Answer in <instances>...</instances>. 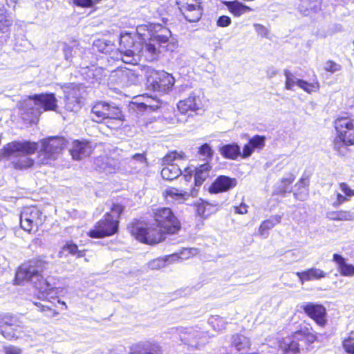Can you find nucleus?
I'll use <instances>...</instances> for the list:
<instances>
[{
    "label": "nucleus",
    "instance_id": "f257e3e1",
    "mask_svg": "<svg viewBox=\"0 0 354 354\" xmlns=\"http://www.w3.org/2000/svg\"><path fill=\"white\" fill-rule=\"evenodd\" d=\"M153 226L146 227L142 222L131 223L128 230L140 242L153 245L164 239L166 234H176L180 229V222L169 207L153 210Z\"/></svg>",
    "mask_w": 354,
    "mask_h": 354
},
{
    "label": "nucleus",
    "instance_id": "f03ea898",
    "mask_svg": "<svg viewBox=\"0 0 354 354\" xmlns=\"http://www.w3.org/2000/svg\"><path fill=\"white\" fill-rule=\"evenodd\" d=\"M47 264V262L41 259H32L23 263L16 272V283L21 284L24 281L30 282L40 292L49 293L53 287L41 275Z\"/></svg>",
    "mask_w": 354,
    "mask_h": 354
},
{
    "label": "nucleus",
    "instance_id": "7ed1b4c3",
    "mask_svg": "<svg viewBox=\"0 0 354 354\" xmlns=\"http://www.w3.org/2000/svg\"><path fill=\"white\" fill-rule=\"evenodd\" d=\"M37 148L36 142L14 141L0 150V157L10 160L15 169H24L33 165V160L28 156L34 153Z\"/></svg>",
    "mask_w": 354,
    "mask_h": 354
},
{
    "label": "nucleus",
    "instance_id": "20e7f679",
    "mask_svg": "<svg viewBox=\"0 0 354 354\" xmlns=\"http://www.w3.org/2000/svg\"><path fill=\"white\" fill-rule=\"evenodd\" d=\"M26 107L21 113L23 120L29 123H34L42 111H56L57 100L54 94L35 95L29 97L26 102Z\"/></svg>",
    "mask_w": 354,
    "mask_h": 354
},
{
    "label": "nucleus",
    "instance_id": "39448f33",
    "mask_svg": "<svg viewBox=\"0 0 354 354\" xmlns=\"http://www.w3.org/2000/svg\"><path fill=\"white\" fill-rule=\"evenodd\" d=\"M337 138L334 142V149L344 155L347 145H354V120L349 117L338 118L335 121Z\"/></svg>",
    "mask_w": 354,
    "mask_h": 354
},
{
    "label": "nucleus",
    "instance_id": "423d86ee",
    "mask_svg": "<svg viewBox=\"0 0 354 354\" xmlns=\"http://www.w3.org/2000/svg\"><path fill=\"white\" fill-rule=\"evenodd\" d=\"M67 141L63 137H49L41 140V148L38 153L37 162L47 165L57 158Z\"/></svg>",
    "mask_w": 354,
    "mask_h": 354
},
{
    "label": "nucleus",
    "instance_id": "0eeeda50",
    "mask_svg": "<svg viewBox=\"0 0 354 354\" xmlns=\"http://www.w3.org/2000/svg\"><path fill=\"white\" fill-rule=\"evenodd\" d=\"M141 46V41H136L131 34H121L119 50L122 61L129 64H136L138 62Z\"/></svg>",
    "mask_w": 354,
    "mask_h": 354
},
{
    "label": "nucleus",
    "instance_id": "6e6552de",
    "mask_svg": "<svg viewBox=\"0 0 354 354\" xmlns=\"http://www.w3.org/2000/svg\"><path fill=\"white\" fill-rule=\"evenodd\" d=\"M46 216L35 206L26 207L20 214L21 228L29 232H35L45 221Z\"/></svg>",
    "mask_w": 354,
    "mask_h": 354
},
{
    "label": "nucleus",
    "instance_id": "1a4fd4ad",
    "mask_svg": "<svg viewBox=\"0 0 354 354\" xmlns=\"http://www.w3.org/2000/svg\"><path fill=\"white\" fill-rule=\"evenodd\" d=\"M91 118L95 122H102L107 120L108 123L112 124L122 120V113L118 107L100 102L93 106Z\"/></svg>",
    "mask_w": 354,
    "mask_h": 354
},
{
    "label": "nucleus",
    "instance_id": "9d476101",
    "mask_svg": "<svg viewBox=\"0 0 354 354\" xmlns=\"http://www.w3.org/2000/svg\"><path fill=\"white\" fill-rule=\"evenodd\" d=\"M118 220L110 218V214L106 213L104 218L98 221L88 234L95 239L103 238L114 234L118 232Z\"/></svg>",
    "mask_w": 354,
    "mask_h": 354
},
{
    "label": "nucleus",
    "instance_id": "9b49d317",
    "mask_svg": "<svg viewBox=\"0 0 354 354\" xmlns=\"http://www.w3.org/2000/svg\"><path fill=\"white\" fill-rule=\"evenodd\" d=\"M174 77L165 71H155L148 79V86L154 91L166 93L174 86Z\"/></svg>",
    "mask_w": 354,
    "mask_h": 354
},
{
    "label": "nucleus",
    "instance_id": "f8f14e48",
    "mask_svg": "<svg viewBox=\"0 0 354 354\" xmlns=\"http://www.w3.org/2000/svg\"><path fill=\"white\" fill-rule=\"evenodd\" d=\"M110 80L114 84L126 87L137 84L138 76L135 71L131 69L127 68H118L111 73Z\"/></svg>",
    "mask_w": 354,
    "mask_h": 354
},
{
    "label": "nucleus",
    "instance_id": "ddd939ff",
    "mask_svg": "<svg viewBox=\"0 0 354 354\" xmlns=\"http://www.w3.org/2000/svg\"><path fill=\"white\" fill-rule=\"evenodd\" d=\"M305 313L313 319L317 325L324 327L326 323V310L321 304L306 303L301 306Z\"/></svg>",
    "mask_w": 354,
    "mask_h": 354
},
{
    "label": "nucleus",
    "instance_id": "4468645a",
    "mask_svg": "<svg viewBox=\"0 0 354 354\" xmlns=\"http://www.w3.org/2000/svg\"><path fill=\"white\" fill-rule=\"evenodd\" d=\"M80 90L77 86H69L64 90L65 109L68 111L77 112L82 106Z\"/></svg>",
    "mask_w": 354,
    "mask_h": 354
},
{
    "label": "nucleus",
    "instance_id": "2eb2a0df",
    "mask_svg": "<svg viewBox=\"0 0 354 354\" xmlns=\"http://www.w3.org/2000/svg\"><path fill=\"white\" fill-rule=\"evenodd\" d=\"M193 170L189 167H186L184 171L177 164H169L164 167L161 171V176L164 179L172 180L176 179L180 175L183 174L185 180L189 181L192 178Z\"/></svg>",
    "mask_w": 354,
    "mask_h": 354
},
{
    "label": "nucleus",
    "instance_id": "dca6fc26",
    "mask_svg": "<svg viewBox=\"0 0 354 354\" xmlns=\"http://www.w3.org/2000/svg\"><path fill=\"white\" fill-rule=\"evenodd\" d=\"M202 106L200 95L194 91L192 92L187 98L180 100L177 104L178 109L182 114H186L189 111H196L201 109Z\"/></svg>",
    "mask_w": 354,
    "mask_h": 354
},
{
    "label": "nucleus",
    "instance_id": "f3484780",
    "mask_svg": "<svg viewBox=\"0 0 354 354\" xmlns=\"http://www.w3.org/2000/svg\"><path fill=\"white\" fill-rule=\"evenodd\" d=\"M118 160L108 156H99L94 160L93 165L95 169L99 172L105 174L115 173L120 167Z\"/></svg>",
    "mask_w": 354,
    "mask_h": 354
},
{
    "label": "nucleus",
    "instance_id": "a211bd4d",
    "mask_svg": "<svg viewBox=\"0 0 354 354\" xmlns=\"http://www.w3.org/2000/svg\"><path fill=\"white\" fill-rule=\"evenodd\" d=\"M236 178H230L225 176H218L209 188L211 193H218L226 192L236 185Z\"/></svg>",
    "mask_w": 354,
    "mask_h": 354
},
{
    "label": "nucleus",
    "instance_id": "6ab92c4d",
    "mask_svg": "<svg viewBox=\"0 0 354 354\" xmlns=\"http://www.w3.org/2000/svg\"><path fill=\"white\" fill-rule=\"evenodd\" d=\"M178 9L189 22L198 21L203 15V8L200 5H183V6H178Z\"/></svg>",
    "mask_w": 354,
    "mask_h": 354
},
{
    "label": "nucleus",
    "instance_id": "aec40b11",
    "mask_svg": "<svg viewBox=\"0 0 354 354\" xmlns=\"http://www.w3.org/2000/svg\"><path fill=\"white\" fill-rule=\"evenodd\" d=\"M131 354H162L160 346L153 342H140L131 348Z\"/></svg>",
    "mask_w": 354,
    "mask_h": 354
},
{
    "label": "nucleus",
    "instance_id": "412c9836",
    "mask_svg": "<svg viewBox=\"0 0 354 354\" xmlns=\"http://www.w3.org/2000/svg\"><path fill=\"white\" fill-rule=\"evenodd\" d=\"M141 50L138 57H143L149 62H152L158 58L160 53L159 47L157 46L154 41H152L151 39H149V41L145 44L141 41Z\"/></svg>",
    "mask_w": 354,
    "mask_h": 354
},
{
    "label": "nucleus",
    "instance_id": "4be33fe9",
    "mask_svg": "<svg viewBox=\"0 0 354 354\" xmlns=\"http://www.w3.org/2000/svg\"><path fill=\"white\" fill-rule=\"evenodd\" d=\"M91 151V147L88 142L75 140L73 142L71 154L73 159L79 160L88 156Z\"/></svg>",
    "mask_w": 354,
    "mask_h": 354
},
{
    "label": "nucleus",
    "instance_id": "5701e85b",
    "mask_svg": "<svg viewBox=\"0 0 354 354\" xmlns=\"http://www.w3.org/2000/svg\"><path fill=\"white\" fill-rule=\"evenodd\" d=\"M153 28L156 29V32L151 35L149 34L151 37L150 39H152V41H154L159 46L168 42L169 38L171 36V32L167 28L162 27V26L158 24L154 25Z\"/></svg>",
    "mask_w": 354,
    "mask_h": 354
},
{
    "label": "nucleus",
    "instance_id": "b1692460",
    "mask_svg": "<svg viewBox=\"0 0 354 354\" xmlns=\"http://www.w3.org/2000/svg\"><path fill=\"white\" fill-rule=\"evenodd\" d=\"M165 195L167 201L177 203H185L190 197L187 192L175 188L169 187L165 191Z\"/></svg>",
    "mask_w": 354,
    "mask_h": 354
},
{
    "label": "nucleus",
    "instance_id": "393cba45",
    "mask_svg": "<svg viewBox=\"0 0 354 354\" xmlns=\"http://www.w3.org/2000/svg\"><path fill=\"white\" fill-rule=\"evenodd\" d=\"M296 274L302 284L305 281L319 279L326 277L327 275L326 272L317 268H312L303 272H297Z\"/></svg>",
    "mask_w": 354,
    "mask_h": 354
},
{
    "label": "nucleus",
    "instance_id": "a878e982",
    "mask_svg": "<svg viewBox=\"0 0 354 354\" xmlns=\"http://www.w3.org/2000/svg\"><path fill=\"white\" fill-rule=\"evenodd\" d=\"M333 260L337 265V270L341 275L344 277L354 276V266L347 263L342 256L338 254H334Z\"/></svg>",
    "mask_w": 354,
    "mask_h": 354
},
{
    "label": "nucleus",
    "instance_id": "bb28decb",
    "mask_svg": "<svg viewBox=\"0 0 354 354\" xmlns=\"http://www.w3.org/2000/svg\"><path fill=\"white\" fill-rule=\"evenodd\" d=\"M69 254L77 255V258L84 256V251L79 250L77 245L67 242L61 248L57 256L59 258H66Z\"/></svg>",
    "mask_w": 354,
    "mask_h": 354
},
{
    "label": "nucleus",
    "instance_id": "cd10ccee",
    "mask_svg": "<svg viewBox=\"0 0 354 354\" xmlns=\"http://www.w3.org/2000/svg\"><path fill=\"white\" fill-rule=\"evenodd\" d=\"M220 153L225 158L234 160L241 155L240 147L236 144L225 145L220 147Z\"/></svg>",
    "mask_w": 354,
    "mask_h": 354
},
{
    "label": "nucleus",
    "instance_id": "c85d7f7f",
    "mask_svg": "<svg viewBox=\"0 0 354 354\" xmlns=\"http://www.w3.org/2000/svg\"><path fill=\"white\" fill-rule=\"evenodd\" d=\"M212 167L205 163L200 165L195 169V184L196 186H200L203 183L209 176V172Z\"/></svg>",
    "mask_w": 354,
    "mask_h": 354
},
{
    "label": "nucleus",
    "instance_id": "c756f323",
    "mask_svg": "<svg viewBox=\"0 0 354 354\" xmlns=\"http://www.w3.org/2000/svg\"><path fill=\"white\" fill-rule=\"evenodd\" d=\"M301 12L308 15L306 12H317L321 10L320 0H301V5L299 8Z\"/></svg>",
    "mask_w": 354,
    "mask_h": 354
},
{
    "label": "nucleus",
    "instance_id": "7c9ffc66",
    "mask_svg": "<svg viewBox=\"0 0 354 354\" xmlns=\"http://www.w3.org/2000/svg\"><path fill=\"white\" fill-rule=\"evenodd\" d=\"M326 217L331 221H353L354 213L350 211H331L326 214Z\"/></svg>",
    "mask_w": 354,
    "mask_h": 354
},
{
    "label": "nucleus",
    "instance_id": "2f4dec72",
    "mask_svg": "<svg viewBox=\"0 0 354 354\" xmlns=\"http://www.w3.org/2000/svg\"><path fill=\"white\" fill-rule=\"evenodd\" d=\"M280 350L283 354H298L299 344L290 339H285L279 345Z\"/></svg>",
    "mask_w": 354,
    "mask_h": 354
},
{
    "label": "nucleus",
    "instance_id": "473e14b6",
    "mask_svg": "<svg viewBox=\"0 0 354 354\" xmlns=\"http://www.w3.org/2000/svg\"><path fill=\"white\" fill-rule=\"evenodd\" d=\"M101 72V68H96L94 66L82 68V71H81L85 79L91 82L99 81L100 80Z\"/></svg>",
    "mask_w": 354,
    "mask_h": 354
},
{
    "label": "nucleus",
    "instance_id": "72a5a7b5",
    "mask_svg": "<svg viewBox=\"0 0 354 354\" xmlns=\"http://www.w3.org/2000/svg\"><path fill=\"white\" fill-rule=\"evenodd\" d=\"M227 6L230 11L236 17H239L252 10L250 7L245 6L238 1H230L227 3Z\"/></svg>",
    "mask_w": 354,
    "mask_h": 354
},
{
    "label": "nucleus",
    "instance_id": "f704fd0d",
    "mask_svg": "<svg viewBox=\"0 0 354 354\" xmlns=\"http://www.w3.org/2000/svg\"><path fill=\"white\" fill-rule=\"evenodd\" d=\"M84 50L77 45L76 48L66 47L64 50L65 58L71 62H77L78 64L80 58Z\"/></svg>",
    "mask_w": 354,
    "mask_h": 354
},
{
    "label": "nucleus",
    "instance_id": "c9c22d12",
    "mask_svg": "<svg viewBox=\"0 0 354 354\" xmlns=\"http://www.w3.org/2000/svg\"><path fill=\"white\" fill-rule=\"evenodd\" d=\"M127 164L135 168H142L146 165L147 159L144 153H136L124 160Z\"/></svg>",
    "mask_w": 354,
    "mask_h": 354
},
{
    "label": "nucleus",
    "instance_id": "e433bc0d",
    "mask_svg": "<svg viewBox=\"0 0 354 354\" xmlns=\"http://www.w3.org/2000/svg\"><path fill=\"white\" fill-rule=\"evenodd\" d=\"M233 345L239 351H245L250 347L249 339L243 335H236L233 337Z\"/></svg>",
    "mask_w": 354,
    "mask_h": 354
},
{
    "label": "nucleus",
    "instance_id": "4c0bfd02",
    "mask_svg": "<svg viewBox=\"0 0 354 354\" xmlns=\"http://www.w3.org/2000/svg\"><path fill=\"white\" fill-rule=\"evenodd\" d=\"M284 75L286 77L285 88L287 90H292L293 86L295 85L299 86L300 82H302L303 80L296 77L288 70H284Z\"/></svg>",
    "mask_w": 354,
    "mask_h": 354
},
{
    "label": "nucleus",
    "instance_id": "58836bf2",
    "mask_svg": "<svg viewBox=\"0 0 354 354\" xmlns=\"http://www.w3.org/2000/svg\"><path fill=\"white\" fill-rule=\"evenodd\" d=\"M13 21V17L11 12H8L3 8H0V30L4 27L11 26Z\"/></svg>",
    "mask_w": 354,
    "mask_h": 354
},
{
    "label": "nucleus",
    "instance_id": "ea45409f",
    "mask_svg": "<svg viewBox=\"0 0 354 354\" xmlns=\"http://www.w3.org/2000/svg\"><path fill=\"white\" fill-rule=\"evenodd\" d=\"M280 216H273L266 221H264L259 227V232L261 235L264 234V231L272 228L275 225L281 222Z\"/></svg>",
    "mask_w": 354,
    "mask_h": 354
},
{
    "label": "nucleus",
    "instance_id": "a19ab883",
    "mask_svg": "<svg viewBox=\"0 0 354 354\" xmlns=\"http://www.w3.org/2000/svg\"><path fill=\"white\" fill-rule=\"evenodd\" d=\"M196 206V210L197 214L201 216H207L209 214L208 207L209 204L201 199L194 203Z\"/></svg>",
    "mask_w": 354,
    "mask_h": 354
},
{
    "label": "nucleus",
    "instance_id": "79ce46f5",
    "mask_svg": "<svg viewBox=\"0 0 354 354\" xmlns=\"http://www.w3.org/2000/svg\"><path fill=\"white\" fill-rule=\"evenodd\" d=\"M161 102L159 100L147 97L145 102L140 104L141 107L149 108L150 110L156 111L160 107Z\"/></svg>",
    "mask_w": 354,
    "mask_h": 354
},
{
    "label": "nucleus",
    "instance_id": "37998d69",
    "mask_svg": "<svg viewBox=\"0 0 354 354\" xmlns=\"http://www.w3.org/2000/svg\"><path fill=\"white\" fill-rule=\"evenodd\" d=\"M299 87L302 88L304 91H305L308 93H311L313 92H316L319 90V84L318 82L308 83L304 80H302V82H300V85Z\"/></svg>",
    "mask_w": 354,
    "mask_h": 354
},
{
    "label": "nucleus",
    "instance_id": "c03bdc74",
    "mask_svg": "<svg viewBox=\"0 0 354 354\" xmlns=\"http://www.w3.org/2000/svg\"><path fill=\"white\" fill-rule=\"evenodd\" d=\"M265 140L266 138L264 136L257 135L250 139L249 143L254 149H261L265 146Z\"/></svg>",
    "mask_w": 354,
    "mask_h": 354
},
{
    "label": "nucleus",
    "instance_id": "a18cd8bd",
    "mask_svg": "<svg viewBox=\"0 0 354 354\" xmlns=\"http://www.w3.org/2000/svg\"><path fill=\"white\" fill-rule=\"evenodd\" d=\"M198 153L204 158L212 159L213 156V150L209 144H203L199 147Z\"/></svg>",
    "mask_w": 354,
    "mask_h": 354
},
{
    "label": "nucleus",
    "instance_id": "49530a36",
    "mask_svg": "<svg viewBox=\"0 0 354 354\" xmlns=\"http://www.w3.org/2000/svg\"><path fill=\"white\" fill-rule=\"evenodd\" d=\"M35 306H37L40 311L45 313L46 316L48 317H55L59 313L47 306H44L41 303H35Z\"/></svg>",
    "mask_w": 354,
    "mask_h": 354
},
{
    "label": "nucleus",
    "instance_id": "de8ad7c7",
    "mask_svg": "<svg viewBox=\"0 0 354 354\" xmlns=\"http://www.w3.org/2000/svg\"><path fill=\"white\" fill-rule=\"evenodd\" d=\"M178 158L182 159L183 158V155L178 153L176 151H172L167 155H166L163 158V164L164 165H169V164H174L173 162L177 160Z\"/></svg>",
    "mask_w": 354,
    "mask_h": 354
},
{
    "label": "nucleus",
    "instance_id": "09e8293b",
    "mask_svg": "<svg viewBox=\"0 0 354 354\" xmlns=\"http://www.w3.org/2000/svg\"><path fill=\"white\" fill-rule=\"evenodd\" d=\"M124 210V207L119 204H113L110 214V218L117 220Z\"/></svg>",
    "mask_w": 354,
    "mask_h": 354
},
{
    "label": "nucleus",
    "instance_id": "8fccbe9b",
    "mask_svg": "<svg viewBox=\"0 0 354 354\" xmlns=\"http://www.w3.org/2000/svg\"><path fill=\"white\" fill-rule=\"evenodd\" d=\"M198 252V250L197 248H185L180 252V258L183 259H189L191 257L196 255Z\"/></svg>",
    "mask_w": 354,
    "mask_h": 354
},
{
    "label": "nucleus",
    "instance_id": "3c124183",
    "mask_svg": "<svg viewBox=\"0 0 354 354\" xmlns=\"http://www.w3.org/2000/svg\"><path fill=\"white\" fill-rule=\"evenodd\" d=\"M342 68V66L338 64L337 63L333 62V61H328L326 62L324 65V69L326 71L330 72V73H335L339 71H340Z\"/></svg>",
    "mask_w": 354,
    "mask_h": 354
},
{
    "label": "nucleus",
    "instance_id": "603ef678",
    "mask_svg": "<svg viewBox=\"0 0 354 354\" xmlns=\"http://www.w3.org/2000/svg\"><path fill=\"white\" fill-rule=\"evenodd\" d=\"M148 266L151 270H158L166 266V261L162 259H156L151 261Z\"/></svg>",
    "mask_w": 354,
    "mask_h": 354
},
{
    "label": "nucleus",
    "instance_id": "864d4df0",
    "mask_svg": "<svg viewBox=\"0 0 354 354\" xmlns=\"http://www.w3.org/2000/svg\"><path fill=\"white\" fill-rule=\"evenodd\" d=\"M343 347L348 353L354 354V339L349 337L343 341Z\"/></svg>",
    "mask_w": 354,
    "mask_h": 354
},
{
    "label": "nucleus",
    "instance_id": "5fc2aeb1",
    "mask_svg": "<svg viewBox=\"0 0 354 354\" xmlns=\"http://www.w3.org/2000/svg\"><path fill=\"white\" fill-rule=\"evenodd\" d=\"M0 333H1V335L8 339H12L17 337L15 331L11 328V326L1 328Z\"/></svg>",
    "mask_w": 354,
    "mask_h": 354
},
{
    "label": "nucleus",
    "instance_id": "6e6d98bb",
    "mask_svg": "<svg viewBox=\"0 0 354 354\" xmlns=\"http://www.w3.org/2000/svg\"><path fill=\"white\" fill-rule=\"evenodd\" d=\"M4 354H21L22 350L13 345L6 346L3 348Z\"/></svg>",
    "mask_w": 354,
    "mask_h": 354
},
{
    "label": "nucleus",
    "instance_id": "4d7b16f0",
    "mask_svg": "<svg viewBox=\"0 0 354 354\" xmlns=\"http://www.w3.org/2000/svg\"><path fill=\"white\" fill-rule=\"evenodd\" d=\"M339 188L346 197H351L354 196V189H351L346 183H341L339 184Z\"/></svg>",
    "mask_w": 354,
    "mask_h": 354
},
{
    "label": "nucleus",
    "instance_id": "13d9d810",
    "mask_svg": "<svg viewBox=\"0 0 354 354\" xmlns=\"http://www.w3.org/2000/svg\"><path fill=\"white\" fill-rule=\"evenodd\" d=\"M217 26L220 27H227L231 24V19L228 16H221L217 20Z\"/></svg>",
    "mask_w": 354,
    "mask_h": 354
},
{
    "label": "nucleus",
    "instance_id": "bf43d9fd",
    "mask_svg": "<svg viewBox=\"0 0 354 354\" xmlns=\"http://www.w3.org/2000/svg\"><path fill=\"white\" fill-rule=\"evenodd\" d=\"M73 2L75 6L82 8H90L93 4L92 0H73Z\"/></svg>",
    "mask_w": 354,
    "mask_h": 354
},
{
    "label": "nucleus",
    "instance_id": "052dcab7",
    "mask_svg": "<svg viewBox=\"0 0 354 354\" xmlns=\"http://www.w3.org/2000/svg\"><path fill=\"white\" fill-rule=\"evenodd\" d=\"M178 6H183V5H201V0H176Z\"/></svg>",
    "mask_w": 354,
    "mask_h": 354
},
{
    "label": "nucleus",
    "instance_id": "680f3d73",
    "mask_svg": "<svg viewBox=\"0 0 354 354\" xmlns=\"http://www.w3.org/2000/svg\"><path fill=\"white\" fill-rule=\"evenodd\" d=\"M348 197H346L345 195L337 193L336 201L333 203V206L334 207H337L341 204L348 201Z\"/></svg>",
    "mask_w": 354,
    "mask_h": 354
},
{
    "label": "nucleus",
    "instance_id": "e2e57ef3",
    "mask_svg": "<svg viewBox=\"0 0 354 354\" xmlns=\"http://www.w3.org/2000/svg\"><path fill=\"white\" fill-rule=\"evenodd\" d=\"M254 27L255 28V30L257 32L262 36V37H266L268 31L267 28H266L263 25L259 24H254Z\"/></svg>",
    "mask_w": 354,
    "mask_h": 354
},
{
    "label": "nucleus",
    "instance_id": "0e129e2a",
    "mask_svg": "<svg viewBox=\"0 0 354 354\" xmlns=\"http://www.w3.org/2000/svg\"><path fill=\"white\" fill-rule=\"evenodd\" d=\"M254 149L252 147V146L248 142L247 145H245L243 147V154L242 156L243 158L249 157L252 155V152L254 151Z\"/></svg>",
    "mask_w": 354,
    "mask_h": 354
},
{
    "label": "nucleus",
    "instance_id": "69168bd1",
    "mask_svg": "<svg viewBox=\"0 0 354 354\" xmlns=\"http://www.w3.org/2000/svg\"><path fill=\"white\" fill-rule=\"evenodd\" d=\"M278 73V71L273 66L268 67L266 71L267 77L268 78H272L274 77Z\"/></svg>",
    "mask_w": 354,
    "mask_h": 354
},
{
    "label": "nucleus",
    "instance_id": "338daca9",
    "mask_svg": "<svg viewBox=\"0 0 354 354\" xmlns=\"http://www.w3.org/2000/svg\"><path fill=\"white\" fill-rule=\"evenodd\" d=\"M18 0H5L6 6L12 8L13 10L15 8Z\"/></svg>",
    "mask_w": 354,
    "mask_h": 354
},
{
    "label": "nucleus",
    "instance_id": "774afa93",
    "mask_svg": "<svg viewBox=\"0 0 354 354\" xmlns=\"http://www.w3.org/2000/svg\"><path fill=\"white\" fill-rule=\"evenodd\" d=\"M236 212L239 214H245L247 212V206L245 205H241L239 207H236Z\"/></svg>",
    "mask_w": 354,
    "mask_h": 354
}]
</instances>
